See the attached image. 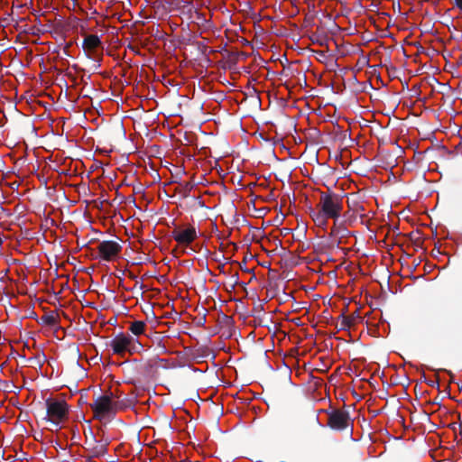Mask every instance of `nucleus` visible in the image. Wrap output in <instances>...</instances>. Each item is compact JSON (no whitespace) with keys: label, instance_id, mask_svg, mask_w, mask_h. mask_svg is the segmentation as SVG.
Returning <instances> with one entry per match:
<instances>
[{"label":"nucleus","instance_id":"1","mask_svg":"<svg viewBox=\"0 0 462 462\" xmlns=\"http://www.w3.org/2000/svg\"><path fill=\"white\" fill-rule=\"evenodd\" d=\"M343 210V199L333 192H322L316 208H310V216L319 227H326L329 218L335 221Z\"/></svg>","mask_w":462,"mask_h":462},{"label":"nucleus","instance_id":"2","mask_svg":"<svg viewBox=\"0 0 462 462\" xmlns=\"http://www.w3.org/2000/svg\"><path fill=\"white\" fill-rule=\"evenodd\" d=\"M45 420L58 430L69 420V405L62 399L49 398L45 401Z\"/></svg>","mask_w":462,"mask_h":462},{"label":"nucleus","instance_id":"3","mask_svg":"<svg viewBox=\"0 0 462 462\" xmlns=\"http://www.w3.org/2000/svg\"><path fill=\"white\" fill-rule=\"evenodd\" d=\"M110 346L114 354L120 356H124L125 353H138L143 347L137 338L125 333L116 335L110 342Z\"/></svg>","mask_w":462,"mask_h":462},{"label":"nucleus","instance_id":"4","mask_svg":"<svg viewBox=\"0 0 462 462\" xmlns=\"http://www.w3.org/2000/svg\"><path fill=\"white\" fill-rule=\"evenodd\" d=\"M94 415L98 420L109 419L116 411V404L111 397L107 395L97 397L93 403L90 404Z\"/></svg>","mask_w":462,"mask_h":462},{"label":"nucleus","instance_id":"5","mask_svg":"<svg viewBox=\"0 0 462 462\" xmlns=\"http://www.w3.org/2000/svg\"><path fill=\"white\" fill-rule=\"evenodd\" d=\"M121 250L122 246L117 242L111 240L102 241L97 245L98 256L106 262L115 261Z\"/></svg>","mask_w":462,"mask_h":462},{"label":"nucleus","instance_id":"6","mask_svg":"<svg viewBox=\"0 0 462 462\" xmlns=\"http://www.w3.org/2000/svg\"><path fill=\"white\" fill-rule=\"evenodd\" d=\"M173 239L182 246L189 245L197 237L198 232L193 226L177 227L172 231Z\"/></svg>","mask_w":462,"mask_h":462},{"label":"nucleus","instance_id":"7","mask_svg":"<svg viewBox=\"0 0 462 462\" xmlns=\"http://www.w3.org/2000/svg\"><path fill=\"white\" fill-rule=\"evenodd\" d=\"M348 413L345 411L337 410L328 416V425L334 430H344L348 424Z\"/></svg>","mask_w":462,"mask_h":462},{"label":"nucleus","instance_id":"8","mask_svg":"<svg viewBox=\"0 0 462 462\" xmlns=\"http://www.w3.org/2000/svg\"><path fill=\"white\" fill-rule=\"evenodd\" d=\"M87 445L86 449L91 457H100L106 452V445L101 441L93 439L88 442Z\"/></svg>","mask_w":462,"mask_h":462},{"label":"nucleus","instance_id":"9","mask_svg":"<svg viewBox=\"0 0 462 462\" xmlns=\"http://www.w3.org/2000/svg\"><path fill=\"white\" fill-rule=\"evenodd\" d=\"M101 40L97 35L88 34L84 38L82 47L85 51L88 53L94 52L98 47L101 46Z\"/></svg>","mask_w":462,"mask_h":462},{"label":"nucleus","instance_id":"10","mask_svg":"<svg viewBox=\"0 0 462 462\" xmlns=\"http://www.w3.org/2000/svg\"><path fill=\"white\" fill-rule=\"evenodd\" d=\"M146 327L147 325L144 321L135 320L130 323L128 329L134 336L139 337L145 333Z\"/></svg>","mask_w":462,"mask_h":462},{"label":"nucleus","instance_id":"11","mask_svg":"<svg viewBox=\"0 0 462 462\" xmlns=\"http://www.w3.org/2000/svg\"><path fill=\"white\" fill-rule=\"evenodd\" d=\"M44 319L45 322L49 325H54L56 322L55 318L53 316L45 317Z\"/></svg>","mask_w":462,"mask_h":462},{"label":"nucleus","instance_id":"12","mask_svg":"<svg viewBox=\"0 0 462 462\" xmlns=\"http://www.w3.org/2000/svg\"><path fill=\"white\" fill-rule=\"evenodd\" d=\"M455 2V5L460 10L462 11V0H454Z\"/></svg>","mask_w":462,"mask_h":462}]
</instances>
